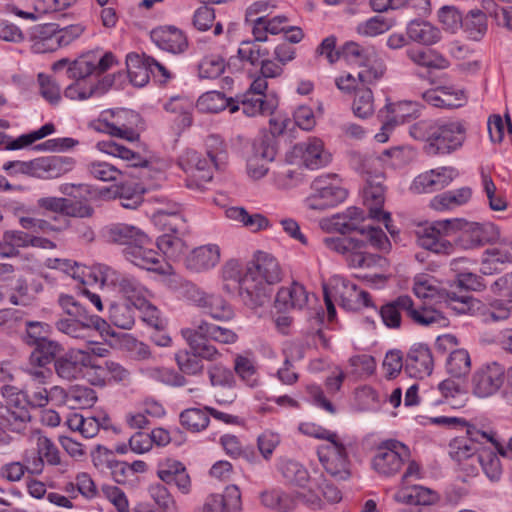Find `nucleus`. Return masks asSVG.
Segmentation results:
<instances>
[{
    "label": "nucleus",
    "mask_w": 512,
    "mask_h": 512,
    "mask_svg": "<svg viewBox=\"0 0 512 512\" xmlns=\"http://www.w3.org/2000/svg\"><path fill=\"white\" fill-rule=\"evenodd\" d=\"M460 230L459 243L464 249H473L494 242L499 230L493 223L467 222L462 219L438 220L418 232V243L426 250L437 254H450L452 243L446 239Z\"/></svg>",
    "instance_id": "1"
},
{
    "label": "nucleus",
    "mask_w": 512,
    "mask_h": 512,
    "mask_svg": "<svg viewBox=\"0 0 512 512\" xmlns=\"http://www.w3.org/2000/svg\"><path fill=\"white\" fill-rule=\"evenodd\" d=\"M467 128L462 120H420L409 127V134L427 143L429 153L450 154L462 147Z\"/></svg>",
    "instance_id": "2"
},
{
    "label": "nucleus",
    "mask_w": 512,
    "mask_h": 512,
    "mask_svg": "<svg viewBox=\"0 0 512 512\" xmlns=\"http://www.w3.org/2000/svg\"><path fill=\"white\" fill-rule=\"evenodd\" d=\"M281 278L282 272L276 258L265 252H259L255 260L245 267L242 301L249 307L262 305L267 298L266 284L278 283Z\"/></svg>",
    "instance_id": "3"
},
{
    "label": "nucleus",
    "mask_w": 512,
    "mask_h": 512,
    "mask_svg": "<svg viewBox=\"0 0 512 512\" xmlns=\"http://www.w3.org/2000/svg\"><path fill=\"white\" fill-rule=\"evenodd\" d=\"M206 156L188 149L179 158V165L190 176L188 187L203 188L213 178V169L221 170L227 162V152L219 137L211 135L206 141Z\"/></svg>",
    "instance_id": "4"
},
{
    "label": "nucleus",
    "mask_w": 512,
    "mask_h": 512,
    "mask_svg": "<svg viewBox=\"0 0 512 512\" xmlns=\"http://www.w3.org/2000/svg\"><path fill=\"white\" fill-rule=\"evenodd\" d=\"M364 219V211L352 206L347 208L344 212L331 217L330 226L334 231L343 235L351 231L359 230L362 235H365L372 247L380 252H389L391 243L382 229L373 226L359 228L360 223L363 222Z\"/></svg>",
    "instance_id": "5"
},
{
    "label": "nucleus",
    "mask_w": 512,
    "mask_h": 512,
    "mask_svg": "<svg viewBox=\"0 0 512 512\" xmlns=\"http://www.w3.org/2000/svg\"><path fill=\"white\" fill-rule=\"evenodd\" d=\"M325 247L344 256L349 267L371 268L381 265L382 257L366 251L365 240L354 237H325Z\"/></svg>",
    "instance_id": "6"
},
{
    "label": "nucleus",
    "mask_w": 512,
    "mask_h": 512,
    "mask_svg": "<svg viewBox=\"0 0 512 512\" xmlns=\"http://www.w3.org/2000/svg\"><path fill=\"white\" fill-rule=\"evenodd\" d=\"M98 276L95 281H100L102 286L112 287L123 295L134 307L141 304L147 297H154L153 293L142 285L135 277L120 273L115 269L99 264L97 266Z\"/></svg>",
    "instance_id": "7"
},
{
    "label": "nucleus",
    "mask_w": 512,
    "mask_h": 512,
    "mask_svg": "<svg viewBox=\"0 0 512 512\" xmlns=\"http://www.w3.org/2000/svg\"><path fill=\"white\" fill-rule=\"evenodd\" d=\"M311 189V194L305 200L306 206L311 210L335 207L342 203L348 194L336 174L316 177L311 184Z\"/></svg>",
    "instance_id": "8"
},
{
    "label": "nucleus",
    "mask_w": 512,
    "mask_h": 512,
    "mask_svg": "<svg viewBox=\"0 0 512 512\" xmlns=\"http://www.w3.org/2000/svg\"><path fill=\"white\" fill-rule=\"evenodd\" d=\"M410 457L408 446L398 440L389 439L381 442L375 449L372 468L381 476L391 477L400 472Z\"/></svg>",
    "instance_id": "9"
},
{
    "label": "nucleus",
    "mask_w": 512,
    "mask_h": 512,
    "mask_svg": "<svg viewBox=\"0 0 512 512\" xmlns=\"http://www.w3.org/2000/svg\"><path fill=\"white\" fill-rule=\"evenodd\" d=\"M1 394L6 399L7 405L0 404V419H4L12 431L20 433L31 419L28 409L30 404L24 389L19 390L15 386L4 384L1 387Z\"/></svg>",
    "instance_id": "10"
},
{
    "label": "nucleus",
    "mask_w": 512,
    "mask_h": 512,
    "mask_svg": "<svg viewBox=\"0 0 512 512\" xmlns=\"http://www.w3.org/2000/svg\"><path fill=\"white\" fill-rule=\"evenodd\" d=\"M317 455L325 471L335 479L347 480L351 476L347 447L338 434L319 445Z\"/></svg>",
    "instance_id": "11"
},
{
    "label": "nucleus",
    "mask_w": 512,
    "mask_h": 512,
    "mask_svg": "<svg viewBox=\"0 0 512 512\" xmlns=\"http://www.w3.org/2000/svg\"><path fill=\"white\" fill-rule=\"evenodd\" d=\"M183 296L217 321H228L234 317L231 305L220 295L208 294L193 283L183 285Z\"/></svg>",
    "instance_id": "12"
},
{
    "label": "nucleus",
    "mask_w": 512,
    "mask_h": 512,
    "mask_svg": "<svg viewBox=\"0 0 512 512\" xmlns=\"http://www.w3.org/2000/svg\"><path fill=\"white\" fill-rule=\"evenodd\" d=\"M124 257L135 266L162 275L170 274L172 267L159 252L153 249V241L147 235V242L136 243L123 249Z\"/></svg>",
    "instance_id": "13"
},
{
    "label": "nucleus",
    "mask_w": 512,
    "mask_h": 512,
    "mask_svg": "<svg viewBox=\"0 0 512 512\" xmlns=\"http://www.w3.org/2000/svg\"><path fill=\"white\" fill-rule=\"evenodd\" d=\"M505 377V368L497 363L490 362L478 368L472 376V392L479 398L494 395L502 386Z\"/></svg>",
    "instance_id": "14"
},
{
    "label": "nucleus",
    "mask_w": 512,
    "mask_h": 512,
    "mask_svg": "<svg viewBox=\"0 0 512 512\" xmlns=\"http://www.w3.org/2000/svg\"><path fill=\"white\" fill-rule=\"evenodd\" d=\"M106 322L97 315H84L71 318H61L56 321L55 326L58 331L67 336L79 339H91L96 332L101 330Z\"/></svg>",
    "instance_id": "15"
},
{
    "label": "nucleus",
    "mask_w": 512,
    "mask_h": 512,
    "mask_svg": "<svg viewBox=\"0 0 512 512\" xmlns=\"http://www.w3.org/2000/svg\"><path fill=\"white\" fill-rule=\"evenodd\" d=\"M416 104L412 101L388 102L379 110L378 117L382 122L381 131L375 135V139L384 143L388 140L390 132L395 126L406 122L411 116V111Z\"/></svg>",
    "instance_id": "16"
},
{
    "label": "nucleus",
    "mask_w": 512,
    "mask_h": 512,
    "mask_svg": "<svg viewBox=\"0 0 512 512\" xmlns=\"http://www.w3.org/2000/svg\"><path fill=\"white\" fill-rule=\"evenodd\" d=\"M96 364L88 351L73 350L65 357L55 361V370L59 377L66 380H74L83 376L84 369L94 371Z\"/></svg>",
    "instance_id": "17"
},
{
    "label": "nucleus",
    "mask_w": 512,
    "mask_h": 512,
    "mask_svg": "<svg viewBox=\"0 0 512 512\" xmlns=\"http://www.w3.org/2000/svg\"><path fill=\"white\" fill-rule=\"evenodd\" d=\"M293 154L299 157L302 163L309 169H319L331 162V153L324 148V143L319 138H308L293 147Z\"/></svg>",
    "instance_id": "18"
},
{
    "label": "nucleus",
    "mask_w": 512,
    "mask_h": 512,
    "mask_svg": "<svg viewBox=\"0 0 512 512\" xmlns=\"http://www.w3.org/2000/svg\"><path fill=\"white\" fill-rule=\"evenodd\" d=\"M421 97L428 105L441 109L459 108L467 101L464 90L453 85L426 90L421 93Z\"/></svg>",
    "instance_id": "19"
},
{
    "label": "nucleus",
    "mask_w": 512,
    "mask_h": 512,
    "mask_svg": "<svg viewBox=\"0 0 512 512\" xmlns=\"http://www.w3.org/2000/svg\"><path fill=\"white\" fill-rule=\"evenodd\" d=\"M363 197L364 203L369 209V216L372 219L383 221L386 229L392 233L389 224L391 221L390 213L382 210L385 201V188L382 184L381 177L377 176L367 180Z\"/></svg>",
    "instance_id": "20"
},
{
    "label": "nucleus",
    "mask_w": 512,
    "mask_h": 512,
    "mask_svg": "<svg viewBox=\"0 0 512 512\" xmlns=\"http://www.w3.org/2000/svg\"><path fill=\"white\" fill-rule=\"evenodd\" d=\"M458 175L455 168L441 167L418 175L411 186L415 193H432L447 187Z\"/></svg>",
    "instance_id": "21"
},
{
    "label": "nucleus",
    "mask_w": 512,
    "mask_h": 512,
    "mask_svg": "<svg viewBox=\"0 0 512 512\" xmlns=\"http://www.w3.org/2000/svg\"><path fill=\"white\" fill-rule=\"evenodd\" d=\"M75 165L71 157L45 156L33 159V177L56 179L70 172Z\"/></svg>",
    "instance_id": "22"
},
{
    "label": "nucleus",
    "mask_w": 512,
    "mask_h": 512,
    "mask_svg": "<svg viewBox=\"0 0 512 512\" xmlns=\"http://www.w3.org/2000/svg\"><path fill=\"white\" fill-rule=\"evenodd\" d=\"M433 367L434 361L429 347L424 344L413 345L405 359V371L409 376L415 378L429 376Z\"/></svg>",
    "instance_id": "23"
},
{
    "label": "nucleus",
    "mask_w": 512,
    "mask_h": 512,
    "mask_svg": "<svg viewBox=\"0 0 512 512\" xmlns=\"http://www.w3.org/2000/svg\"><path fill=\"white\" fill-rule=\"evenodd\" d=\"M151 39L160 49L173 54L183 53L188 47L187 37L174 26L153 29Z\"/></svg>",
    "instance_id": "24"
},
{
    "label": "nucleus",
    "mask_w": 512,
    "mask_h": 512,
    "mask_svg": "<svg viewBox=\"0 0 512 512\" xmlns=\"http://www.w3.org/2000/svg\"><path fill=\"white\" fill-rule=\"evenodd\" d=\"M104 236L110 243L124 245L129 248L136 243L147 242V234L140 228L125 224L116 223L107 226L104 230Z\"/></svg>",
    "instance_id": "25"
},
{
    "label": "nucleus",
    "mask_w": 512,
    "mask_h": 512,
    "mask_svg": "<svg viewBox=\"0 0 512 512\" xmlns=\"http://www.w3.org/2000/svg\"><path fill=\"white\" fill-rule=\"evenodd\" d=\"M220 261V248L216 244H207L195 248L186 257L185 265L193 272H204L215 267Z\"/></svg>",
    "instance_id": "26"
},
{
    "label": "nucleus",
    "mask_w": 512,
    "mask_h": 512,
    "mask_svg": "<svg viewBox=\"0 0 512 512\" xmlns=\"http://www.w3.org/2000/svg\"><path fill=\"white\" fill-rule=\"evenodd\" d=\"M265 97V95L245 92L233 98V102L238 106V111L241 110L248 117L269 115L276 108V103L272 100H265Z\"/></svg>",
    "instance_id": "27"
},
{
    "label": "nucleus",
    "mask_w": 512,
    "mask_h": 512,
    "mask_svg": "<svg viewBox=\"0 0 512 512\" xmlns=\"http://www.w3.org/2000/svg\"><path fill=\"white\" fill-rule=\"evenodd\" d=\"M152 222L164 233L185 235L188 232L181 205H173L170 212L155 211L152 215Z\"/></svg>",
    "instance_id": "28"
},
{
    "label": "nucleus",
    "mask_w": 512,
    "mask_h": 512,
    "mask_svg": "<svg viewBox=\"0 0 512 512\" xmlns=\"http://www.w3.org/2000/svg\"><path fill=\"white\" fill-rule=\"evenodd\" d=\"M336 294L340 306L347 311H357L362 307L372 306L369 293L358 289L353 283L343 281L341 286L336 288Z\"/></svg>",
    "instance_id": "29"
},
{
    "label": "nucleus",
    "mask_w": 512,
    "mask_h": 512,
    "mask_svg": "<svg viewBox=\"0 0 512 512\" xmlns=\"http://www.w3.org/2000/svg\"><path fill=\"white\" fill-rule=\"evenodd\" d=\"M411 307V297L401 295L394 300L383 304L378 314L382 323L389 329H399L402 324V313L408 316L409 308Z\"/></svg>",
    "instance_id": "30"
},
{
    "label": "nucleus",
    "mask_w": 512,
    "mask_h": 512,
    "mask_svg": "<svg viewBox=\"0 0 512 512\" xmlns=\"http://www.w3.org/2000/svg\"><path fill=\"white\" fill-rule=\"evenodd\" d=\"M181 335L189 345L191 351L201 360L216 361L221 357L219 350L210 343L211 340L200 335L195 327L183 328Z\"/></svg>",
    "instance_id": "31"
},
{
    "label": "nucleus",
    "mask_w": 512,
    "mask_h": 512,
    "mask_svg": "<svg viewBox=\"0 0 512 512\" xmlns=\"http://www.w3.org/2000/svg\"><path fill=\"white\" fill-rule=\"evenodd\" d=\"M308 293L304 286L293 282L289 287L281 288L275 299V306L279 310L302 309L308 302Z\"/></svg>",
    "instance_id": "32"
},
{
    "label": "nucleus",
    "mask_w": 512,
    "mask_h": 512,
    "mask_svg": "<svg viewBox=\"0 0 512 512\" xmlns=\"http://www.w3.org/2000/svg\"><path fill=\"white\" fill-rule=\"evenodd\" d=\"M408 38L418 44L431 46L441 40L440 29L426 20H411L406 28Z\"/></svg>",
    "instance_id": "33"
},
{
    "label": "nucleus",
    "mask_w": 512,
    "mask_h": 512,
    "mask_svg": "<svg viewBox=\"0 0 512 512\" xmlns=\"http://www.w3.org/2000/svg\"><path fill=\"white\" fill-rule=\"evenodd\" d=\"M289 19L285 15H277L272 18L268 16H259L252 20V33L257 42L267 40V34H279L286 31Z\"/></svg>",
    "instance_id": "34"
},
{
    "label": "nucleus",
    "mask_w": 512,
    "mask_h": 512,
    "mask_svg": "<svg viewBox=\"0 0 512 512\" xmlns=\"http://www.w3.org/2000/svg\"><path fill=\"white\" fill-rule=\"evenodd\" d=\"M196 107L205 113H219L228 109L230 113L238 112V106L233 102V97H226L220 91H208L203 93L197 100Z\"/></svg>",
    "instance_id": "35"
},
{
    "label": "nucleus",
    "mask_w": 512,
    "mask_h": 512,
    "mask_svg": "<svg viewBox=\"0 0 512 512\" xmlns=\"http://www.w3.org/2000/svg\"><path fill=\"white\" fill-rule=\"evenodd\" d=\"M95 378H90L94 385L103 386L106 379L117 383L128 384L131 380V374L128 369L115 361H106L103 366L96 365L94 367Z\"/></svg>",
    "instance_id": "36"
},
{
    "label": "nucleus",
    "mask_w": 512,
    "mask_h": 512,
    "mask_svg": "<svg viewBox=\"0 0 512 512\" xmlns=\"http://www.w3.org/2000/svg\"><path fill=\"white\" fill-rule=\"evenodd\" d=\"M277 468L285 481L292 486L305 489L311 482L308 470L298 461L282 458Z\"/></svg>",
    "instance_id": "37"
},
{
    "label": "nucleus",
    "mask_w": 512,
    "mask_h": 512,
    "mask_svg": "<svg viewBox=\"0 0 512 512\" xmlns=\"http://www.w3.org/2000/svg\"><path fill=\"white\" fill-rule=\"evenodd\" d=\"M408 317L415 324L423 327H445L449 323L441 311L425 305L415 307L412 299Z\"/></svg>",
    "instance_id": "38"
},
{
    "label": "nucleus",
    "mask_w": 512,
    "mask_h": 512,
    "mask_svg": "<svg viewBox=\"0 0 512 512\" xmlns=\"http://www.w3.org/2000/svg\"><path fill=\"white\" fill-rule=\"evenodd\" d=\"M471 196L472 190L469 187L446 191L434 196L430 201V207L436 211L452 210L466 204Z\"/></svg>",
    "instance_id": "39"
},
{
    "label": "nucleus",
    "mask_w": 512,
    "mask_h": 512,
    "mask_svg": "<svg viewBox=\"0 0 512 512\" xmlns=\"http://www.w3.org/2000/svg\"><path fill=\"white\" fill-rule=\"evenodd\" d=\"M406 55L415 65L428 69L443 70L450 65L449 60L434 49L410 48Z\"/></svg>",
    "instance_id": "40"
},
{
    "label": "nucleus",
    "mask_w": 512,
    "mask_h": 512,
    "mask_svg": "<svg viewBox=\"0 0 512 512\" xmlns=\"http://www.w3.org/2000/svg\"><path fill=\"white\" fill-rule=\"evenodd\" d=\"M96 147L103 153L121 158L122 160L129 162L130 166L133 167H144L148 164V161L144 159L139 153L134 152L113 140L99 141Z\"/></svg>",
    "instance_id": "41"
},
{
    "label": "nucleus",
    "mask_w": 512,
    "mask_h": 512,
    "mask_svg": "<svg viewBox=\"0 0 512 512\" xmlns=\"http://www.w3.org/2000/svg\"><path fill=\"white\" fill-rule=\"evenodd\" d=\"M192 326L195 327L204 338L219 344H234L238 340V336L233 330L205 320L195 321Z\"/></svg>",
    "instance_id": "42"
},
{
    "label": "nucleus",
    "mask_w": 512,
    "mask_h": 512,
    "mask_svg": "<svg viewBox=\"0 0 512 512\" xmlns=\"http://www.w3.org/2000/svg\"><path fill=\"white\" fill-rule=\"evenodd\" d=\"M160 479L167 484H174L182 493L190 491L191 481L181 462L173 461L158 471Z\"/></svg>",
    "instance_id": "43"
},
{
    "label": "nucleus",
    "mask_w": 512,
    "mask_h": 512,
    "mask_svg": "<svg viewBox=\"0 0 512 512\" xmlns=\"http://www.w3.org/2000/svg\"><path fill=\"white\" fill-rule=\"evenodd\" d=\"M229 219L238 221L252 232L261 231L270 227L269 220L260 213L250 214L243 207H230L226 210Z\"/></svg>",
    "instance_id": "44"
},
{
    "label": "nucleus",
    "mask_w": 512,
    "mask_h": 512,
    "mask_svg": "<svg viewBox=\"0 0 512 512\" xmlns=\"http://www.w3.org/2000/svg\"><path fill=\"white\" fill-rule=\"evenodd\" d=\"M32 346L34 350L29 357L31 366L45 367L50 364L61 351V346L56 341L47 338L40 340Z\"/></svg>",
    "instance_id": "45"
},
{
    "label": "nucleus",
    "mask_w": 512,
    "mask_h": 512,
    "mask_svg": "<svg viewBox=\"0 0 512 512\" xmlns=\"http://www.w3.org/2000/svg\"><path fill=\"white\" fill-rule=\"evenodd\" d=\"M146 65L145 56L129 53L126 56V68L130 82L136 87H143L150 78V70Z\"/></svg>",
    "instance_id": "46"
},
{
    "label": "nucleus",
    "mask_w": 512,
    "mask_h": 512,
    "mask_svg": "<svg viewBox=\"0 0 512 512\" xmlns=\"http://www.w3.org/2000/svg\"><path fill=\"white\" fill-rule=\"evenodd\" d=\"M55 29V23L41 25L36 29L32 44L35 53L53 52L59 48L54 35Z\"/></svg>",
    "instance_id": "47"
},
{
    "label": "nucleus",
    "mask_w": 512,
    "mask_h": 512,
    "mask_svg": "<svg viewBox=\"0 0 512 512\" xmlns=\"http://www.w3.org/2000/svg\"><path fill=\"white\" fill-rule=\"evenodd\" d=\"M104 91L100 83L92 80H74L72 84L64 90V96L71 100H87L94 95H100Z\"/></svg>",
    "instance_id": "48"
},
{
    "label": "nucleus",
    "mask_w": 512,
    "mask_h": 512,
    "mask_svg": "<svg viewBox=\"0 0 512 512\" xmlns=\"http://www.w3.org/2000/svg\"><path fill=\"white\" fill-rule=\"evenodd\" d=\"M342 56L349 62L362 66L378 55L373 46H362L356 42H347L341 50Z\"/></svg>",
    "instance_id": "49"
},
{
    "label": "nucleus",
    "mask_w": 512,
    "mask_h": 512,
    "mask_svg": "<svg viewBox=\"0 0 512 512\" xmlns=\"http://www.w3.org/2000/svg\"><path fill=\"white\" fill-rule=\"evenodd\" d=\"M470 423H465V427L467 428ZM466 434H468L466 432ZM485 443L474 442L470 439L469 435H467V439H454L449 444V455L450 457L456 461L457 463H462L464 460H467L473 457L479 450L480 446Z\"/></svg>",
    "instance_id": "50"
},
{
    "label": "nucleus",
    "mask_w": 512,
    "mask_h": 512,
    "mask_svg": "<svg viewBox=\"0 0 512 512\" xmlns=\"http://www.w3.org/2000/svg\"><path fill=\"white\" fill-rule=\"evenodd\" d=\"M140 372L143 376L166 385L181 387L187 382L182 374L168 368L147 366L142 367Z\"/></svg>",
    "instance_id": "51"
},
{
    "label": "nucleus",
    "mask_w": 512,
    "mask_h": 512,
    "mask_svg": "<svg viewBox=\"0 0 512 512\" xmlns=\"http://www.w3.org/2000/svg\"><path fill=\"white\" fill-rule=\"evenodd\" d=\"M481 187L485 193L488 204L493 211H504L508 207V202L503 193L499 192L490 174L483 169L480 172Z\"/></svg>",
    "instance_id": "52"
},
{
    "label": "nucleus",
    "mask_w": 512,
    "mask_h": 512,
    "mask_svg": "<svg viewBox=\"0 0 512 512\" xmlns=\"http://www.w3.org/2000/svg\"><path fill=\"white\" fill-rule=\"evenodd\" d=\"M461 27L470 39L480 40L487 32L486 14L480 10L470 11L463 18Z\"/></svg>",
    "instance_id": "53"
},
{
    "label": "nucleus",
    "mask_w": 512,
    "mask_h": 512,
    "mask_svg": "<svg viewBox=\"0 0 512 512\" xmlns=\"http://www.w3.org/2000/svg\"><path fill=\"white\" fill-rule=\"evenodd\" d=\"M467 433L470 439L474 442L479 443H491V445L497 450L502 456L512 455V438L509 440L507 447L505 448L496 438V433L493 430H485L478 428L476 425H468Z\"/></svg>",
    "instance_id": "54"
},
{
    "label": "nucleus",
    "mask_w": 512,
    "mask_h": 512,
    "mask_svg": "<svg viewBox=\"0 0 512 512\" xmlns=\"http://www.w3.org/2000/svg\"><path fill=\"white\" fill-rule=\"evenodd\" d=\"M94 64L92 53H85L69 63L67 76L72 80H92L91 76L96 74Z\"/></svg>",
    "instance_id": "55"
},
{
    "label": "nucleus",
    "mask_w": 512,
    "mask_h": 512,
    "mask_svg": "<svg viewBox=\"0 0 512 512\" xmlns=\"http://www.w3.org/2000/svg\"><path fill=\"white\" fill-rule=\"evenodd\" d=\"M468 262L470 260L465 257L454 258L450 262V267L453 271L457 272V282L460 287L467 290L480 291L485 287L482 277L471 272L461 271V264Z\"/></svg>",
    "instance_id": "56"
},
{
    "label": "nucleus",
    "mask_w": 512,
    "mask_h": 512,
    "mask_svg": "<svg viewBox=\"0 0 512 512\" xmlns=\"http://www.w3.org/2000/svg\"><path fill=\"white\" fill-rule=\"evenodd\" d=\"M184 235L164 233L157 239V248L168 258L176 260L186 250Z\"/></svg>",
    "instance_id": "57"
},
{
    "label": "nucleus",
    "mask_w": 512,
    "mask_h": 512,
    "mask_svg": "<svg viewBox=\"0 0 512 512\" xmlns=\"http://www.w3.org/2000/svg\"><path fill=\"white\" fill-rule=\"evenodd\" d=\"M181 425L191 432H199L206 429L209 425L210 419L206 407L188 408L180 414Z\"/></svg>",
    "instance_id": "58"
},
{
    "label": "nucleus",
    "mask_w": 512,
    "mask_h": 512,
    "mask_svg": "<svg viewBox=\"0 0 512 512\" xmlns=\"http://www.w3.org/2000/svg\"><path fill=\"white\" fill-rule=\"evenodd\" d=\"M471 359L467 350L454 349L446 361V370L453 377H462L469 373Z\"/></svg>",
    "instance_id": "59"
},
{
    "label": "nucleus",
    "mask_w": 512,
    "mask_h": 512,
    "mask_svg": "<svg viewBox=\"0 0 512 512\" xmlns=\"http://www.w3.org/2000/svg\"><path fill=\"white\" fill-rule=\"evenodd\" d=\"M109 319L116 327L129 330L135 323L134 310L125 302L111 303L109 307Z\"/></svg>",
    "instance_id": "60"
},
{
    "label": "nucleus",
    "mask_w": 512,
    "mask_h": 512,
    "mask_svg": "<svg viewBox=\"0 0 512 512\" xmlns=\"http://www.w3.org/2000/svg\"><path fill=\"white\" fill-rule=\"evenodd\" d=\"M96 400V392L92 388L76 385L69 389V409L76 410L89 408L93 406Z\"/></svg>",
    "instance_id": "61"
},
{
    "label": "nucleus",
    "mask_w": 512,
    "mask_h": 512,
    "mask_svg": "<svg viewBox=\"0 0 512 512\" xmlns=\"http://www.w3.org/2000/svg\"><path fill=\"white\" fill-rule=\"evenodd\" d=\"M361 67L362 69L358 72V80L365 87L377 82L386 72V64L379 54Z\"/></svg>",
    "instance_id": "62"
},
{
    "label": "nucleus",
    "mask_w": 512,
    "mask_h": 512,
    "mask_svg": "<svg viewBox=\"0 0 512 512\" xmlns=\"http://www.w3.org/2000/svg\"><path fill=\"white\" fill-rule=\"evenodd\" d=\"M352 111L356 117L361 119H366L374 113V97L370 88L363 86L356 90Z\"/></svg>",
    "instance_id": "63"
},
{
    "label": "nucleus",
    "mask_w": 512,
    "mask_h": 512,
    "mask_svg": "<svg viewBox=\"0 0 512 512\" xmlns=\"http://www.w3.org/2000/svg\"><path fill=\"white\" fill-rule=\"evenodd\" d=\"M215 11L209 6L199 7L193 15V25L199 31H206L213 27V34L218 36L223 32V25L220 22L214 24Z\"/></svg>",
    "instance_id": "64"
}]
</instances>
